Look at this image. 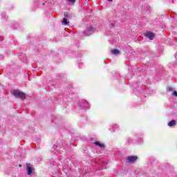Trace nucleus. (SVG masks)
Returning <instances> with one entry per match:
<instances>
[{"label":"nucleus","instance_id":"f257e3e1","mask_svg":"<svg viewBox=\"0 0 177 177\" xmlns=\"http://www.w3.org/2000/svg\"><path fill=\"white\" fill-rule=\"evenodd\" d=\"M12 95L18 99H26V94L19 90H14L12 92Z\"/></svg>","mask_w":177,"mask_h":177},{"label":"nucleus","instance_id":"f03ea898","mask_svg":"<svg viewBox=\"0 0 177 177\" xmlns=\"http://www.w3.org/2000/svg\"><path fill=\"white\" fill-rule=\"evenodd\" d=\"M145 37H147V38H149V39H150L151 41H153V39L156 38V35L154 34V32H148L145 33Z\"/></svg>","mask_w":177,"mask_h":177},{"label":"nucleus","instance_id":"7ed1b4c3","mask_svg":"<svg viewBox=\"0 0 177 177\" xmlns=\"http://www.w3.org/2000/svg\"><path fill=\"white\" fill-rule=\"evenodd\" d=\"M136 160H138V156H130L127 157V162L130 163V164H133V162H135V161H136Z\"/></svg>","mask_w":177,"mask_h":177},{"label":"nucleus","instance_id":"20e7f679","mask_svg":"<svg viewBox=\"0 0 177 177\" xmlns=\"http://www.w3.org/2000/svg\"><path fill=\"white\" fill-rule=\"evenodd\" d=\"M26 170L28 171V175H31V174H32V171H35V169L31 167L30 163H26Z\"/></svg>","mask_w":177,"mask_h":177},{"label":"nucleus","instance_id":"39448f33","mask_svg":"<svg viewBox=\"0 0 177 177\" xmlns=\"http://www.w3.org/2000/svg\"><path fill=\"white\" fill-rule=\"evenodd\" d=\"M95 146H98L101 149H104V147H106V145H104V144L100 143V142L98 141L95 142Z\"/></svg>","mask_w":177,"mask_h":177},{"label":"nucleus","instance_id":"423d86ee","mask_svg":"<svg viewBox=\"0 0 177 177\" xmlns=\"http://www.w3.org/2000/svg\"><path fill=\"white\" fill-rule=\"evenodd\" d=\"M169 127H174L176 125V120H171L168 123Z\"/></svg>","mask_w":177,"mask_h":177},{"label":"nucleus","instance_id":"0eeeda50","mask_svg":"<svg viewBox=\"0 0 177 177\" xmlns=\"http://www.w3.org/2000/svg\"><path fill=\"white\" fill-rule=\"evenodd\" d=\"M88 32H90L89 34H93V32H95V28L90 26L88 28Z\"/></svg>","mask_w":177,"mask_h":177},{"label":"nucleus","instance_id":"6e6552de","mask_svg":"<svg viewBox=\"0 0 177 177\" xmlns=\"http://www.w3.org/2000/svg\"><path fill=\"white\" fill-rule=\"evenodd\" d=\"M62 24H64L65 26H67L70 24V22L67 21V18H64L62 20Z\"/></svg>","mask_w":177,"mask_h":177},{"label":"nucleus","instance_id":"1a4fd4ad","mask_svg":"<svg viewBox=\"0 0 177 177\" xmlns=\"http://www.w3.org/2000/svg\"><path fill=\"white\" fill-rule=\"evenodd\" d=\"M113 55H118L120 53V50L115 48L112 50Z\"/></svg>","mask_w":177,"mask_h":177},{"label":"nucleus","instance_id":"9d476101","mask_svg":"<svg viewBox=\"0 0 177 177\" xmlns=\"http://www.w3.org/2000/svg\"><path fill=\"white\" fill-rule=\"evenodd\" d=\"M64 18H68V13H67V12H64Z\"/></svg>","mask_w":177,"mask_h":177},{"label":"nucleus","instance_id":"9b49d317","mask_svg":"<svg viewBox=\"0 0 177 177\" xmlns=\"http://www.w3.org/2000/svg\"><path fill=\"white\" fill-rule=\"evenodd\" d=\"M173 95L174 96L177 97V92L176 91L173 92Z\"/></svg>","mask_w":177,"mask_h":177},{"label":"nucleus","instance_id":"f8f14e48","mask_svg":"<svg viewBox=\"0 0 177 177\" xmlns=\"http://www.w3.org/2000/svg\"><path fill=\"white\" fill-rule=\"evenodd\" d=\"M69 1H70V2L74 3V2H75V1H77V0H69Z\"/></svg>","mask_w":177,"mask_h":177},{"label":"nucleus","instance_id":"ddd939ff","mask_svg":"<svg viewBox=\"0 0 177 177\" xmlns=\"http://www.w3.org/2000/svg\"><path fill=\"white\" fill-rule=\"evenodd\" d=\"M109 2H113V0H108Z\"/></svg>","mask_w":177,"mask_h":177},{"label":"nucleus","instance_id":"4468645a","mask_svg":"<svg viewBox=\"0 0 177 177\" xmlns=\"http://www.w3.org/2000/svg\"><path fill=\"white\" fill-rule=\"evenodd\" d=\"M86 35L87 37H89V35H88V34H86Z\"/></svg>","mask_w":177,"mask_h":177},{"label":"nucleus","instance_id":"2eb2a0df","mask_svg":"<svg viewBox=\"0 0 177 177\" xmlns=\"http://www.w3.org/2000/svg\"><path fill=\"white\" fill-rule=\"evenodd\" d=\"M19 167H21V165H19Z\"/></svg>","mask_w":177,"mask_h":177},{"label":"nucleus","instance_id":"dca6fc26","mask_svg":"<svg viewBox=\"0 0 177 177\" xmlns=\"http://www.w3.org/2000/svg\"><path fill=\"white\" fill-rule=\"evenodd\" d=\"M169 91H171V88H169Z\"/></svg>","mask_w":177,"mask_h":177}]
</instances>
